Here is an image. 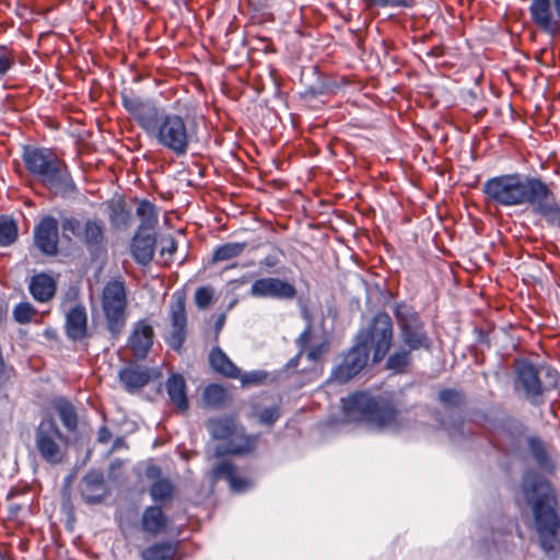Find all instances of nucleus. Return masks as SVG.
I'll return each mask as SVG.
<instances>
[{
    "label": "nucleus",
    "mask_w": 560,
    "mask_h": 560,
    "mask_svg": "<svg viewBox=\"0 0 560 560\" xmlns=\"http://www.w3.org/2000/svg\"><path fill=\"white\" fill-rule=\"evenodd\" d=\"M121 104L149 139L177 158L187 155L197 140L198 125L188 114L168 112L152 98L126 93Z\"/></svg>",
    "instance_id": "nucleus-1"
},
{
    "label": "nucleus",
    "mask_w": 560,
    "mask_h": 560,
    "mask_svg": "<svg viewBox=\"0 0 560 560\" xmlns=\"http://www.w3.org/2000/svg\"><path fill=\"white\" fill-rule=\"evenodd\" d=\"M520 488L525 503L530 508L540 548L547 556H556L560 552V517L550 482L529 469L523 474Z\"/></svg>",
    "instance_id": "nucleus-2"
},
{
    "label": "nucleus",
    "mask_w": 560,
    "mask_h": 560,
    "mask_svg": "<svg viewBox=\"0 0 560 560\" xmlns=\"http://www.w3.org/2000/svg\"><path fill=\"white\" fill-rule=\"evenodd\" d=\"M559 373L547 364H534L528 359L514 363V392L534 407L546 404L547 395L558 386Z\"/></svg>",
    "instance_id": "nucleus-3"
},
{
    "label": "nucleus",
    "mask_w": 560,
    "mask_h": 560,
    "mask_svg": "<svg viewBox=\"0 0 560 560\" xmlns=\"http://www.w3.org/2000/svg\"><path fill=\"white\" fill-rule=\"evenodd\" d=\"M345 415L373 430L397 429L398 411L392 399L357 392L342 399Z\"/></svg>",
    "instance_id": "nucleus-4"
},
{
    "label": "nucleus",
    "mask_w": 560,
    "mask_h": 560,
    "mask_svg": "<svg viewBox=\"0 0 560 560\" xmlns=\"http://www.w3.org/2000/svg\"><path fill=\"white\" fill-rule=\"evenodd\" d=\"M22 159L28 173L55 192L68 194L74 189L66 163L51 149L26 145Z\"/></svg>",
    "instance_id": "nucleus-5"
},
{
    "label": "nucleus",
    "mask_w": 560,
    "mask_h": 560,
    "mask_svg": "<svg viewBox=\"0 0 560 560\" xmlns=\"http://www.w3.org/2000/svg\"><path fill=\"white\" fill-rule=\"evenodd\" d=\"M541 178L520 173L488 178L481 187L487 202L499 207L528 206Z\"/></svg>",
    "instance_id": "nucleus-6"
},
{
    "label": "nucleus",
    "mask_w": 560,
    "mask_h": 560,
    "mask_svg": "<svg viewBox=\"0 0 560 560\" xmlns=\"http://www.w3.org/2000/svg\"><path fill=\"white\" fill-rule=\"evenodd\" d=\"M127 291L120 277L106 282L102 290L101 306L110 339L117 340L127 322Z\"/></svg>",
    "instance_id": "nucleus-7"
},
{
    "label": "nucleus",
    "mask_w": 560,
    "mask_h": 560,
    "mask_svg": "<svg viewBox=\"0 0 560 560\" xmlns=\"http://www.w3.org/2000/svg\"><path fill=\"white\" fill-rule=\"evenodd\" d=\"M393 311L404 346L412 351L431 350L432 339L419 313L406 303H396Z\"/></svg>",
    "instance_id": "nucleus-8"
},
{
    "label": "nucleus",
    "mask_w": 560,
    "mask_h": 560,
    "mask_svg": "<svg viewBox=\"0 0 560 560\" xmlns=\"http://www.w3.org/2000/svg\"><path fill=\"white\" fill-rule=\"evenodd\" d=\"M207 429L214 440H225L226 445H218L215 455L245 454L250 452L257 441L256 436L246 435L243 430L238 431L236 422L232 417L213 418L207 422Z\"/></svg>",
    "instance_id": "nucleus-9"
},
{
    "label": "nucleus",
    "mask_w": 560,
    "mask_h": 560,
    "mask_svg": "<svg viewBox=\"0 0 560 560\" xmlns=\"http://www.w3.org/2000/svg\"><path fill=\"white\" fill-rule=\"evenodd\" d=\"M354 338L369 348V351L372 350L373 363H380L393 345L394 329L390 316L386 312L376 313L370 324L361 328Z\"/></svg>",
    "instance_id": "nucleus-10"
},
{
    "label": "nucleus",
    "mask_w": 560,
    "mask_h": 560,
    "mask_svg": "<svg viewBox=\"0 0 560 560\" xmlns=\"http://www.w3.org/2000/svg\"><path fill=\"white\" fill-rule=\"evenodd\" d=\"M63 237L80 242L91 256L97 255L105 244V223L98 218H88L83 222L73 215L61 217Z\"/></svg>",
    "instance_id": "nucleus-11"
},
{
    "label": "nucleus",
    "mask_w": 560,
    "mask_h": 560,
    "mask_svg": "<svg viewBox=\"0 0 560 560\" xmlns=\"http://www.w3.org/2000/svg\"><path fill=\"white\" fill-rule=\"evenodd\" d=\"M68 438L62 434L52 418L43 419L35 430V446L39 456L48 464L63 460Z\"/></svg>",
    "instance_id": "nucleus-12"
},
{
    "label": "nucleus",
    "mask_w": 560,
    "mask_h": 560,
    "mask_svg": "<svg viewBox=\"0 0 560 560\" xmlns=\"http://www.w3.org/2000/svg\"><path fill=\"white\" fill-rule=\"evenodd\" d=\"M369 348L354 338L353 346L343 354L342 361L331 371L330 380L347 383L358 375L368 364Z\"/></svg>",
    "instance_id": "nucleus-13"
},
{
    "label": "nucleus",
    "mask_w": 560,
    "mask_h": 560,
    "mask_svg": "<svg viewBox=\"0 0 560 560\" xmlns=\"http://www.w3.org/2000/svg\"><path fill=\"white\" fill-rule=\"evenodd\" d=\"M528 206L533 213L542 218L548 225L560 230V205L542 179Z\"/></svg>",
    "instance_id": "nucleus-14"
},
{
    "label": "nucleus",
    "mask_w": 560,
    "mask_h": 560,
    "mask_svg": "<svg viewBox=\"0 0 560 560\" xmlns=\"http://www.w3.org/2000/svg\"><path fill=\"white\" fill-rule=\"evenodd\" d=\"M249 295L256 299L293 300L296 289L287 280L266 277L253 282Z\"/></svg>",
    "instance_id": "nucleus-15"
},
{
    "label": "nucleus",
    "mask_w": 560,
    "mask_h": 560,
    "mask_svg": "<svg viewBox=\"0 0 560 560\" xmlns=\"http://www.w3.org/2000/svg\"><path fill=\"white\" fill-rule=\"evenodd\" d=\"M172 330L167 337V343L177 352L180 351L186 340L187 316L185 310V295L180 292L173 294V302L170 311Z\"/></svg>",
    "instance_id": "nucleus-16"
},
{
    "label": "nucleus",
    "mask_w": 560,
    "mask_h": 560,
    "mask_svg": "<svg viewBox=\"0 0 560 560\" xmlns=\"http://www.w3.org/2000/svg\"><path fill=\"white\" fill-rule=\"evenodd\" d=\"M551 5L560 22V0H532L528 11L532 22L542 32L553 36L558 32L559 25L553 19Z\"/></svg>",
    "instance_id": "nucleus-17"
},
{
    "label": "nucleus",
    "mask_w": 560,
    "mask_h": 560,
    "mask_svg": "<svg viewBox=\"0 0 560 560\" xmlns=\"http://www.w3.org/2000/svg\"><path fill=\"white\" fill-rule=\"evenodd\" d=\"M34 245L45 256L58 253V221L51 215L44 217L33 231Z\"/></svg>",
    "instance_id": "nucleus-18"
},
{
    "label": "nucleus",
    "mask_w": 560,
    "mask_h": 560,
    "mask_svg": "<svg viewBox=\"0 0 560 560\" xmlns=\"http://www.w3.org/2000/svg\"><path fill=\"white\" fill-rule=\"evenodd\" d=\"M159 375L158 370L139 364H129L118 372V378L128 393H135L143 388L152 378Z\"/></svg>",
    "instance_id": "nucleus-19"
},
{
    "label": "nucleus",
    "mask_w": 560,
    "mask_h": 560,
    "mask_svg": "<svg viewBox=\"0 0 560 560\" xmlns=\"http://www.w3.org/2000/svg\"><path fill=\"white\" fill-rule=\"evenodd\" d=\"M153 328L148 320L140 319L133 324L128 345L136 359L143 360L148 357L153 346Z\"/></svg>",
    "instance_id": "nucleus-20"
},
{
    "label": "nucleus",
    "mask_w": 560,
    "mask_h": 560,
    "mask_svg": "<svg viewBox=\"0 0 560 560\" xmlns=\"http://www.w3.org/2000/svg\"><path fill=\"white\" fill-rule=\"evenodd\" d=\"M155 243L156 238L154 231L137 229L130 244V253L137 264L147 266L152 261Z\"/></svg>",
    "instance_id": "nucleus-21"
},
{
    "label": "nucleus",
    "mask_w": 560,
    "mask_h": 560,
    "mask_svg": "<svg viewBox=\"0 0 560 560\" xmlns=\"http://www.w3.org/2000/svg\"><path fill=\"white\" fill-rule=\"evenodd\" d=\"M141 530L151 537H158L166 533L168 528V517L159 505L147 506L140 520Z\"/></svg>",
    "instance_id": "nucleus-22"
},
{
    "label": "nucleus",
    "mask_w": 560,
    "mask_h": 560,
    "mask_svg": "<svg viewBox=\"0 0 560 560\" xmlns=\"http://www.w3.org/2000/svg\"><path fill=\"white\" fill-rule=\"evenodd\" d=\"M65 330L72 341H81L88 335V315L83 305L72 306L66 314Z\"/></svg>",
    "instance_id": "nucleus-23"
},
{
    "label": "nucleus",
    "mask_w": 560,
    "mask_h": 560,
    "mask_svg": "<svg viewBox=\"0 0 560 560\" xmlns=\"http://www.w3.org/2000/svg\"><path fill=\"white\" fill-rule=\"evenodd\" d=\"M106 494L104 476L101 471L91 470L82 479L81 495L90 504L100 503Z\"/></svg>",
    "instance_id": "nucleus-24"
},
{
    "label": "nucleus",
    "mask_w": 560,
    "mask_h": 560,
    "mask_svg": "<svg viewBox=\"0 0 560 560\" xmlns=\"http://www.w3.org/2000/svg\"><path fill=\"white\" fill-rule=\"evenodd\" d=\"M527 448L539 469L546 474H553L556 463L548 452L545 442L538 435L526 438Z\"/></svg>",
    "instance_id": "nucleus-25"
},
{
    "label": "nucleus",
    "mask_w": 560,
    "mask_h": 560,
    "mask_svg": "<svg viewBox=\"0 0 560 560\" xmlns=\"http://www.w3.org/2000/svg\"><path fill=\"white\" fill-rule=\"evenodd\" d=\"M28 290L36 301L47 302L54 298L57 283L50 275L40 272L31 278Z\"/></svg>",
    "instance_id": "nucleus-26"
},
{
    "label": "nucleus",
    "mask_w": 560,
    "mask_h": 560,
    "mask_svg": "<svg viewBox=\"0 0 560 560\" xmlns=\"http://www.w3.org/2000/svg\"><path fill=\"white\" fill-rule=\"evenodd\" d=\"M165 388L171 402L180 411L188 409L187 386L184 376L179 373L170 375Z\"/></svg>",
    "instance_id": "nucleus-27"
},
{
    "label": "nucleus",
    "mask_w": 560,
    "mask_h": 560,
    "mask_svg": "<svg viewBox=\"0 0 560 560\" xmlns=\"http://www.w3.org/2000/svg\"><path fill=\"white\" fill-rule=\"evenodd\" d=\"M209 363L211 368L230 378H238L241 370L229 359L220 347H213L209 353Z\"/></svg>",
    "instance_id": "nucleus-28"
},
{
    "label": "nucleus",
    "mask_w": 560,
    "mask_h": 560,
    "mask_svg": "<svg viewBox=\"0 0 560 560\" xmlns=\"http://www.w3.org/2000/svg\"><path fill=\"white\" fill-rule=\"evenodd\" d=\"M177 544L164 540L152 544L140 552L142 560H177Z\"/></svg>",
    "instance_id": "nucleus-29"
},
{
    "label": "nucleus",
    "mask_w": 560,
    "mask_h": 560,
    "mask_svg": "<svg viewBox=\"0 0 560 560\" xmlns=\"http://www.w3.org/2000/svg\"><path fill=\"white\" fill-rule=\"evenodd\" d=\"M54 407L63 427L69 432H74L78 428V415L73 405L65 398H58L55 400Z\"/></svg>",
    "instance_id": "nucleus-30"
},
{
    "label": "nucleus",
    "mask_w": 560,
    "mask_h": 560,
    "mask_svg": "<svg viewBox=\"0 0 560 560\" xmlns=\"http://www.w3.org/2000/svg\"><path fill=\"white\" fill-rule=\"evenodd\" d=\"M411 352L407 347L395 350L386 360V369L394 374L405 373L412 360Z\"/></svg>",
    "instance_id": "nucleus-31"
},
{
    "label": "nucleus",
    "mask_w": 560,
    "mask_h": 560,
    "mask_svg": "<svg viewBox=\"0 0 560 560\" xmlns=\"http://www.w3.org/2000/svg\"><path fill=\"white\" fill-rule=\"evenodd\" d=\"M137 215L140 219L139 230L154 231L158 224V212L152 202L147 199L141 200L137 207Z\"/></svg>",
    "instance_id": "nucleus-32"
},
{
    "label": "nucleus",
    "mask_w": 560,
    "mask_h": 560,
    "mask_svg": "<svg viewBox=\"0 0 560 560\" xmlns=\"http://www.w3.org/2000/svg\"><path fill=\"white\" fill-rule=\"evenodd\" d=\"M174 491L175 487L168 478H159L149 488V494L154 502L171 501Z\"/></svg>",
    "instance_id": "nucleus-33"
},
{
    "label": "nucleus",
    "mask_w": 560,
    "mask_h": 560,
    "mask_svg": "<svg viewBox=\"0 0 560 560\" xmlns=\"http://www.w3.org/2000/svg\"><path fill=\"white\" fill-rule=\"evenodd\" d=\"M109 215L108 220L114 229L122 230L127 229L130 224L131 213L125 208L122 202L116 201L109 203Z\"/></svg>",
    "instance_id": "nucleus-34"
},
{
    "label": "nucleus",
    "mask_w": 560,
    "mask_h": 560,
    "mask_svg": "<svg viewBox=\"0 0 560 560\" xmlns=\"http://www.w3.org/2000/svg\"><path fill=\"white\" fill-rule=\"evenodd\" d=\"M18 235L16 222L8 215H0V247L12 245L18 240Z\"/></svg>",
    "instance_id": "nucleus-35"
},
{
    "label": "nucleus",
    "mask_w": 560,
    "mask_h": 560,
    "mask_svg": "<svg viewBox=\"0 0 560 560\" xmlns=\"http://www.w3.org/2000/svg\"><path fill=\"white\" fill-rule=\"evenodd\" d=\"M246 248L245 242H231L225 243L219 247L213 253L212 261H224L230 260L232 258L238 257L244 249Z\"/></svg>",
    "instance_id": "nucleus-36"
},
{
    "label": "nucleus",
    "mask_w": 560,
    "mask_h": 560,
    "mask_svg": "<svg viewBox=\"0 0 560 560\" xmlns=\"http://www.w3.org/2000/svg\"><path fill=\"white\" fill-rule=\"evenodd\" d=\"M228 392L221 385L210 384L205 388L203 400L205 404L212 408H219L228 400Z\"/></svg>",
    "instance_id": "nucleus-37"
},
{
    "label": "nucleus",
    "mask_w": 560,
    "mask_h": 560,
    "mask_svg": "<svg viewBox=\"0 0 560 560\" xmlns=\"http://www.w3.org/2000/svg\"><path fill=\"white\" fill-rule=\"evenodd\" d=\"M440 402L447 409H455L465 402V395L454 388H444L439 393Z\"/></svg>",
    "instance_id": "nucleus-38"
},
{
    "label": "nucleus",
    "mask_w": 560,
    "mask_h": 560,
    "mask_svg": "<svg viewBox=\"0 0 560 560\" xmlns=\"http://www.w3.org/2000/svg\"><path fill=\"white\" fill-rule=\"evenodd\" d=\"M366 9L411 8L413 0H361Z\"/></svg>",
    "instance_id": "nucleus-39"
},
{
    "label": "nucleus",
    "mask_w": 560,
    "mask_h": 560,
    "mask_svg": "<svg viewBox=\"0 0 560 560\" xmlns=\"http://www.w3.org/2000/svg\"><path fill=\"white\" fill-rule=\"evenodd\" d=\"M235 476V467L229 460H222L211 470V480L217 482L219 479H225L228 482Z\"/></svg>",
    "instance_id": "nucleus-40"
},
{
    "label": "nucleus",
    "mask_w": 560,
    "mask_h": 560,
    "mask_svg": "<svg viewBox=\"0 0 560 560\" xmlns=\"http://www.w3.org/2000/svg\"><path fill=\"white\" fill-rule=\"evenodd\" d=\"M35 314V308L28 302H21L13 310V317L19 324L30 323Z\"/></svg>",
    "instance_id": "nucleus-41"
},
{
    "label": "nucleus",
    "mask_w": 560,
    "mask_h": 560,
    "mask_svg": "<svg viewBox=\"0 0 560 560\" xmlns=\"http://www.w3.org/2000/svg\"><path fill=\"white\" fill-rule=\"evenodd\" d=\"M14 65L15 58L12 50L4 45H0V80L7 75Z\"/></svg>",
    "instance_id": "nucleus-42"
},
{
    "label": "nucleus",
    "mask_w": 560,
    "mask_h": 560,
    "mask_svg": "<svg viewBox=\"0 0 560 560\" xmlns=\"http://www.w3.org/2000/svg\"><path fill=\"white\" fill-rule=\"evenodd\" d=\"M212 299L213 289L211 287H200L195 292V303L201 310L207 308L212 302Z\"/></svg>",
    "instance_id": "nucleus-43"
},
{
    "label": "nucleus",
    "mask_w": 560,
    "mask_h": 560,
    "mask_svg": "<svg viewBox=\"0 0 560 560\" xmlns=\"http://www.w3.org/2000/svg\"><path fill=\"white\" fill-rule=\"evenodd\" d=\"M280 417V407L278 405H273L271 407H267L262 409L258 419L259 422L264 425H272Z\"/></svg>",
    "instance_id": "nucleus-44"
},
{
    "label": "nucleus",
    "mask_w": 560,
    "mask_h": 560,
    "mask_svg": "<svg viewBox=\"0 0 560 560\" xmlns=\"http://www.w3.org/2000/svg\"><path fill=\"white\" fill-rule=\"evenodd\" d=\"M268 376L266 371L255 370L244 374H240V378L243 385H257L261 384Z\"/></svg>",
    "instance_id": "nucleus-45"
},
{
    "label": "nucleus",
    "mask_w": 560,
    "mask_h": 560,
    "mask_svg": "<svg viewBox=\"0 0 560 560\" xmlns=\"http://www.w3.org/2000/svg\"><path fill=\"white\" fill-rule=\"evenodd\" d=\"M229 486L232 492L242 493L252 489L254 487V482L250 479L234 476L229 482Z\"/></svg>",
    "instance_id": "nucleus-46"
},
{
    "label": "nucleus",
    "mask_w": 560,
    "mask_h": 560,
    "mask_svg": "<svg viewBox=\"0 0 560 560\" xmlns=\"http://www.w3.org/2000/svg\"><path fill=\"white\" fill-rule=\"evenodd\" d=\"M328 343L326 341H323L314 347H312L307 352V358L312 362L318 361L323 354L327 351Z\"/></svg>",
    "instance_id": "nucleus-47"
},
{
    "label": "nucleus",
    "mask_w": 560,
    "mask_h": 560,
    "mask_svg": "<svg viewBox=\"0 0 560 560\" xmlns=\"http://www.w3.org/2000/svg\"><path fill=\"white\" fill-rule=\"evenodd\" d=\"M508 430L512 435L521 438L527 433L528 428L522 421L513 420L509 423Z\"/></svg>",
    "instance_id": "nucleus-48"
},
{
    "label": "nucleus",
    "mask_w": 560,
    "mask_h": 560,
    "mask_svg": "<svg viewBox=\"0 0 560 560\" xmlns=\"http://www.w3.org/2000/svg\"><path fill=\"white\" fill-rule=\"evenodd\" d=\"M312 338V326L308 324L298 339L299 347L304 350Z\"/></svg>",
    "instance_id": "nucleus-49"
},
{
    "label": "nucleus",
    "mask_w": 560,
    "mask_h": 560,
    "mask_svg": "<svg viewBox=\"0 0 560 560\" xmlns=\"http://www.w3.org/2000/svg\"><path fill=\"white\" fill-rule=\"evenodd\" d=\"M280 262L278 254H269L261 261L260 265L267 268H275Z\"/></svg>",
    "instance_id": "nucleus-50"
},
{
    "label": "nucleus",
    "mask_w": 560,
    "mask_h": 560,
    "mask_svg": "<svg viewBox=\"0 0 560 560\" xmlns=\"http://www.w3.org/2000/svg\"><path fill=\"white\" fill-rule=\"evenodd\" d=\"M112 439V432L106 425H102L97 431V441L101 444H106Z\"/></svg>",
    "instance_id": "nucleus-51"
},
{
    "label": "nucleus",
    "mask_w": 560,
    "mask_h": 560,
    "mask_svg": "<svg viewBox=\"0 0 560 560\" xmlns=\"http://www.w3.org/2000/svg\"><path fill=\"white\" fill-rule=\"evenodd\" d=\"M250 277L252 276L246 275L238 279H233V280L229 281L228 285L230 287L231 291H236L237 289H240L241 287L246 284L249 281Z\"/></svg>",
    "instance_id": "nucleus-52"
},
{
    "label": "nucleus",
    "mask_w": 560,
    "mask_h": 560,
    "mask_svg": "<svg viewBox=\"0 0 560 560\" xmlns=\"http://www.w3.org/2000/svg\"><path fill=\"white\" fill-rule=\"evenodd\" d=\"M145 477L151 480H158L161 477V468L155 465H150L145 469Z\"/></svg>",
    "instance_id": "nucleus-53"
},
{
    "label": "nucleus",
    "mask_w": 560,
    "mask_h": 560,
    "mask_svg": "<svg viewBox=\"0 0 560 560\" xmlns=\"http://www.w3.org/2000/svg\"><path fill=\"white\" fill-rule=\"evenodd\" d=\"M224 323H225V315L224 314L219 315L214 323L215 337H218Z\"/></svg>",
    "instance_id": "nucleus-54"
},
{
    "label": "nucleus",
    "mask_w": 560,
    "mask_h": 560,
    "mask_svg": "<svg viewBox=\"0 0 560 560\" xmlns=\"http://www.w3.org/2000/svg\"><path fill=\"white\" fill-rule=\"evenodd\" d=\"M462 427H463V422H458V423L454 424L452 429H448L450 436H452V439H455L456 433H459L462 435L463 434Z\"/></svg>",
    "instance_id": "nucleus-55"
},
{
    "label": "nucleus",
    "mask_w": 560,
    "mask_h": 560,
    "mask_svg": "<svg viewBox=\"0 0 560 560\" xmlns=\"http://www.w3.org/2000/svg\"><path fill=\"white\" fill-rule=\"evenodd\" d=\"M177 248V244L173 238H170L168 245L163 247V252H168L170 254H173Z\"/></svg>",
    "instance_id": "nucleus-56"
},
{
    "label": "nucleus",
    "mask_w": 560,
    "mask_h": 560,
    "mask_svg": "<svg viewBox=\"0 0 560 560\" xmlns=\"http://www.w3.org/2000/svg\"><path fill=\"white\" fill-rule=\"evenodd\" d=\"M299 355H300V354H298L295 358H293V359H291V360L289 361L288 365H289L290 368H292V366H296V365H298Z\"/></svg>",
    "instance_id": "nucleus-57"
},
{
    "label": "nucleus",
    "mask_w": 560,
    "mask_h": 560,
    "mask_svg": "<svg viewBox=\"0 0 560 560\" xmlns=\"http://www.w3.org/2000/svg\"><path fill=\"white\" fill-rule=\"evenodd\" d=\"M120 442H121V439H117L115 441L114 447H117L118 445H120Z\"/></svg>",
    "instance_id": "nucleus-58"
},
{
    "label": "nucleus",
    "mask_w": 560,
    "mask_h": 560,
    "mask_svg": "<svg viewBox=\"0 0 560 560\" xmlns=\"http://www.w3.org/2000/svg\"><path fill=\"white\" fill-rule=\"evenodd\" d=\"M254 262L253 261H248L247 264L243 265L244 267H249V266H253Z\"/></svg>",
    "instance_id": "nucleus-59"
},
{
    "label": "nucleus",
    "mask_w": 560,
    "mask_h": 560,
    "mask_svg": "<svg viewBox=\"0 0 560 560\" xmlns=\"http://www.w3.org/2000/svg\"><path fill=\"white\" fill-rule=\"evenodd\" d=\"M236 266V264H232L231 266H228L225 269L235 268Z\"/></svg>",
    "instance_id": "nucleus-60"
},
{
    "label": "nucleus",
    "mask_w": 560,
    "mask_h": 560,
    "mask_svg": "<svg viewBox=\"0 0 560 560\" xmlns=\"http://www.w3.org/2000/svg\"><path fill=\"white\" fill-rule=\"evenodd\" d=\"M0 560H7L4 555L0 551Z\"/></svg>",
    "instance_id": "nucleus-61"
}]
</instances>
